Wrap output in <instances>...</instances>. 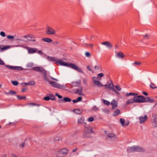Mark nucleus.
<instances>
[{
	"label": "nucleus",
	"mask_w": 157,
	"mask_h": 157,
	"mask_svg": "<svg viewBox=\"0 0 157 157\" xmlns=\"http://www.w3.org/2000/svg\"><path fill=\"white\" fill-rule=\"evenodd\" d=\"M154 101L153 99H151L149 97L145 98L143 96L139 95L134 97L128 100L126 102V105H129L135 103H141L146 102L152 103Z\"/></svg>",
	"instance_id": "f257e3e1"
},
{
	"label": "nucleus",
	"mask_w": 157,
	"mask_h": 157,
	"mask_svg": "<svg viewBox=\"0 0 157 157\" xmlns=\"http://www.w3.org/2000/svg\"><path fill=\"white\" fill-rule=\"evenodd\" d=\"M84 124L85 128L82 132V138L85 139L91 138L92 136L91 135V133H94L93 130V128L91 126L86 127V123H85Z\"/></svg>",
	"instance_id": "f03ea898"
},
{
	"label": "nucleus",
	"mask_w": 157,
	"mask_h": 157,
	"mask_svg": "<svg viewBox=\"0 0 157 157\" xmlns=\"http://www.w3.org/2000/svg\"><path fill=\"white\" fill-rule=\"evenodd\" d=\"M42 74H43L42 76L44 79L48 81L49 83L52 86L58 88H60L63 86L59 84L56 82L49 81V77L47 76V71L46 70Z\"/></svg>",
	"instance_id": "7ed1b4c3"
},
{
	"label": "nucleus",
	"mask_w": 157,
	"mask_h": 157,
	"mask_svg": "<svg viewBox=\"0 0 157 157\" xmlns=\"http://www.w3.org/2000/svg\"><path fill=\"white\" fill-rule=\"evenodd\" d=\"M68 151L69 150L67 148L61 149L57 151L56 156L57 157H63V155L67 154Z\"/></svg>",
	"instance_id": "20e7f679"
},
{
	"label": "nucleus",
	"mask_w": 157,
	"mask_h": 157,
	"mask_svg": "<svg viewBox=\"0 0 157 157\" xmlns=\"http://www.w3.org/2000/svg\"><path fill=\"white\" fill-rule=\"evenodd\" d=\"M34 36L31 34H28L24 36H22L21 39H16V40H20L21 41H25L23 39L24 38H27V40L30 41H36V40H32L33 38H34Z\"/></svg>",
	"instance_id": "39448f33"
},
{
	"label": "nucleus",
	"mask_w": 157,
	"mask_h": 157,
	"mask_svg": "<svg viewBox=\"0 0 157 157\" xmlns=\"http://www.w3.org/2000/svg\"><path fill=\"white\" fill-rule=\"evenodd\" d=\"M5 67L9 69L14 70L21 71L24 69L20 66H12L6 65Z\"/></svg>",
	"instance_id": "423d86ee"
},
{
	"label": "nucleus",
	"mask_w": 157,
	"mask_h": 157,
	"mask_svg": "<svg viewBox=\"0 0 157 157\" xmlns=\"http://www.w3.org/2000/svg\"><path fill=\"white\" fill-rule=\"evenodd\" d=\"M134 152H144L145 151V149L139 146H134Z\"/></svg>",
	"instance_id": "0eeeda50"
},
{
	"label": "nucleus",
	"mask_w": 157,
	"mask_h": 157,
	"mask_svg": "<svg viewBox=\"0 0 157 157\" xmlns=\"http://www.w3.org/2000/svg\"><path fill=\"white\" fill-rule=\"evenodd\" d=\"M97 78L96 77H93L92 78V80L93 82L98 87H101L103 86L100 81L96 80Z\"/></svg>",
	"instance_id": "6e6552de"
},
{
	"label": "nucleus",
	"mask_w": 157,
	"mask_h": 157,
	"mask_svg": "<svg viewBox=\"0 0 157 157\" xmlns=\"http://www.w3.org/2000/svg\"><path fill=\"white\" fill-rule=\"evenodd\" d=\"M32 69L34 71L41 72L42 73L45 71L44 68L41 67H33L32 68Z\"/></svg>",
	"instance_id": "1a4fd4ad"
},
{
	"label": "nucleus",
	"mask_w": 157,
	"mask_h": 157,
	"mask_svg": "<svg viewBox=\"0 0 157 157\" xmlns=\"http://www.w3.org/2000/svg\"><path fill=\"white\" fill-rule=\"evenodd\" d=\"M68 63L67 62H64L62 60L57 59L56 61V64L58 65L59 64L61 66H67Z\"/></svg>",
	"instance_id": "9d476101"
},
{
	"label": "nucleus",
	"mask_w": 157,
	"mask_h": 157,
	"mask_svg": "<svg viewBox=\"0 0 157 157\" xmlns=\"http://www.w3.org/2000/svg\"><path fill=\"white\" fill-rule=\"evenodd\" d=\"M125 121V119L123 118H120V122L121 123L122 126L124 127L128 126L129 122L127 121V122L124 123Z\"/></svg>",
	"instance_id": "9b49d317"
},
{
	"label": "nucleus",
	"mask_w": 157,
	"mask_h": 157,
	"mask_svg": "<svg viewBox=\"0 0 157 157\" xmlns=\"http://www.w3.org/2000/svg\"><path fill=\"white\" fill-rule=\"evenodd\" d=\"M140 120L139 123L140 124H142L145 122L147 119V115H144V117L140 116L139 117Z\"/></svg>",
	"instance_id": "f8f14e48"
},
{
	"label": "nucleus",
	"mask_w": 157,
	"mask_h": 157,
	"mask_svg": "<svg viewBox=\"0 0 157 157\" xmlns=\"http://www.w3.org/2000/svg\"><path fill=\"white\" fill-rule=\"evenodd\" d=\"M101 44L102 45H105L109 48H111L112 47V45L110 42L109 41H105L101 43Z\"/></svg>",
	"instance_id": "ddd939ff"
},
{
	"label": "nucleus",
	"mask_w": 157,
	"mask_h": 157,
	"mask_svg": "<svg viewBox=\"0 0 157 157\" xmlns=\"http://www.w3.org/2000/svg\"><path fill=\"white\" fill-rule=\"evenodd\" d=\"M46 32L49 34H53L55 33L54 30L51 27H48Z\"/></svg>",
	"instance_id": "4468645a"
},
{
	"label": "nucleus",
	"mask_w": 157,
	"mask_h": 157,
	"mask_svg": "<svg viewBox=\"0 0 157 157\" xmlns=\"http://www.w3.org/2000/svg\"><path fill=\"white\" fill-rule=\"evenodd\" d=\"M28 52L29 54H33L36 52L37 50L36 48H28Z\"/></svg>",
	"instance_id": "2eb2a0df"
},
{
	"label": "nucleus",
	"mask_w": 157,
	"mask_h": 157,
	"mask_svg": "<svg viewBox=\"0 0 157 157\" xmlns=\"http://www.w3.org/2000/svg\"><path fill=\"white\" fill-rule=\"evenodd\" d=\"M111 105H112V109L113 110L115 109L117 107V103L115 100H113L111 102Z\"/></svg>",
	"instance_id": "dca6fc26"
},
{
	"label": "nucleus",
	"mask_w": 157,
	"mask_h": 157,
	"mask_svg": "<svg viewBox=\"0 0 157 157\" xmlns=\"http://www.w3.org/2000/svg\"><path fill=\"white\" fill-rule=\"evenodd\" d=\"M67 67L71 68L75 70L77 66L74 64L68 63Z\"/></svg>",
	"instance_id": "f3484780"
},
{
	"label": "nucleus",
	"mask_w": 157,
	"mask_h": 157,
	"mask_svg": "<svg viewBox=\"0 0 157 157\" xmlns=\"http://www.w3.org/2000/svg\"><path fill=\"white\" fill-rule=\"evenodd\" d=\"M134 146L128 147L127 149V151L128 153H132L134 152Z\"/></svg>",
	"instance_id": "a211bd4d"
},
{
	"label": "nucleus",
	"mask_w": 157,
	"mask_h": 157,
	"mask_svg": "<svg viewBox=\"0 0 157 157\" xmlns=\"http://www.w3.org/2000/svg\"><path fill=\"white\" fill-rule=\"evenodd\" d=\"M84 118L83 117H81L80 118H78V124H84V126H85V124L84 123L85 122H84Z\"/></svg>",
	"instance_id": "6ab92c4d"
},
{
	"label": "nucleus",
	"mask_w": 157,
	"mask_h": 157,
	"mask_svg": "<svg viewBox=\"0 0 157 157\" xmlns=\"http://www.w3.org/2000/svg\"><path fill=\"white\" fill-rule=\"evenodd\" d=\"M60 100L61 102H70L71 101V98L67 97H64L63 98V99H61Z\"/></svg>",
	"instance_id": "aec40b11"
},
{
	"label": "nucleus",
	"mask_w": 157,
	"mask_h": 157,
	"mask_svg": "<svg viewBox=\"0 0 157 157\" xmlns=\"http://www.w3.org/2000/svg\"><path fill=\"white\" fill-rule=\"evenodd\" d=\"M153 119H152V121L154 120L153 122L155 124V127H157V115H154L153 116Z\"/></svg>",
	"instance_id": "412c9836"
},
{
	"label": "nucleus",
	"mask_w": 157,
	"mask_h": 157,
	"mask_svg": "<svg viewBox=\"0 0 157 157\" xmlns=\"http://www.w3.org/2000/svg\"><path fill=\"white\" fill-rule=\"evenodd\" d=\"M120 114V111L119 109H116L113 112V115L114 117L118 116Z\"/></svg>",
	"instance_id": "4be33fe9"
},
{
	"label": "nucleus",
	"mask_w": 157,
	"mask_h": 157,
	"mask_svg": "<svg viewBox=\"0 0 157 157\" xmlns=\"http://www.w3.org/2000/svg\"><path fill=\"white\" fill-rule=\"evenodd\" d=\"M108 85V88L111 89L112 90H114L116 92V93L117 92L115 89H114V85L112 82L109 84V85Z\"/></svg>",
	"instance_id": "5701e85b"
},
{
	"label": "nucleus",
	"mask_w": 157,
	"mask_h": 157,
	"mask_svg": "<svg viewBox=\"0 0 157 157\" xmlns=\"http://www.w3.org/2000/svg\"><path fill=\"white\" fill-rule=\"evenodd\" d=\"M10 47L9 46H3V45H0V48L2 51L7 49L10 48Z\"/></svg>",
	"instance_id": "b1692460"
},
{
	"label": "nucleus",
	"mask_w": 157,
	"mask_h": 157,
	"mask_svg": "<svg viewBox=\"0 0 157 157\" xmlns=\"http://www.w3.org/2000/svg\"><path fill=\"white\" fill-rule=\"evenodd\" d=\"M73 111L76 114L80 115L82 113V110L80 109H75Z\"/></svg>",
	"instance_id": "393cba45"
},
{
	"label": "nucleus",
	"mask_w": 157,
	"mask_h": 157,
	"mask_svg": "<svg viewBox=\"0 0 157 157\" xmlns=\"http://www.w3.org/2000/svg\"><path fill=\"white\" fill-rule=\"evenodd\" d=\"M47 59L50 61H54L56 63V61L57 59L54 57H52L50 56H48L47 57Z\"/></svg>",
	"instance_id": "a878e982"
},
{
	"label": "nucleus",
	"mask_w": 157,
	"mask_h": 157,
	"mask_svg": "<svg viewBox=\"0 0 157 157\" xmlns=\"http://www.w3.org/2000/svg\"><path fill=\"white\" fill-rule=\"evenodd\" d=\"M42 40L43 41L48 43L51 42L52 41V39L48 38H43L42 39Z\"/></svg>",
	"instance_id": "bb28decb"
},
{
	"label": "nucleus",
	"mask_w": 157,
	"mask_h": 157,
	"mask_svg": "<svg viewBox=\"0 0 157 157\" xmlns=\"http://www.w3.org/2000/svg\"><path fill=\"white\" fill-rule=\"evenodd\" d=\"M138 95V94L136 93H127L126 94V95L127 96H137Z\"/></svg>",
	"instance_id": "cd10ccee"
},
{
	"label": "nucleus",
	"mask_w": 157,
	"mask_h": 157,
	"mask_svg": "<svg viewBox=\"0 0 157 157\" xmlns=\"http://www.w3.org/2000/svg\"><path fill=\"white\" fill-rule=\"evenodd\" d=\"M81 81L79 80L78 81H76L75 82H72V85L73 86H78L79 84L80 83Z\"/></svg>",
	"instance_id": "c85d7f7f"
},
{
	"label": "nucleus",
	"mask_w": 157,
	"mask_h": 157,
	"mask_svg": "<svg viewBox=\"0 0 157 157\" xmlns=\"http://www.w3.org/2000/svg\"><path fill=\"white\" fill-rule=\"evenodd\" d=\"M24 84L26 85H33L35 84V82L34 81H30L28 82L25 83Z\"/></svg>",
	"instance_id": "c756f323"
},
{
	"label": "nucleus",
	"mask_w": 157,
	"mask_h": 157,
	"mask_svg": "<svg viewBox=\"0 0 157 157\" xmlns=\"http://www.w3.org/2000/svg\"><path fill=\"white\" fill-rule=\"evenodd\" d=\"M117 57L121 58L122 59L123 58L124 56V55L123 53L121 52H119L117 54Z\"/></svg>",
	"instance_id": "7c9ffc66"
},
{
	"label": "nucleus",
	"mask_w": 157,
	"mask_h": 157,
	"mask_svg": "<svg viewBox=\"0 0 157 157\" xmlns=\"http://www.w3.org/2000/svg\"><path fill=\"white\" fill-rule=\"evenodd\" d=\"M82 88L80 89H78L76 90L75 92V93L76 94H78L79 95H81V92L82 91Z\"/></svg>",
	"instance_id": "2f4dec72"
},
{
	"label": "nucleus",
	"mask_w": 157,
	"mask_h": 157,
	"mask_svg": "<svg viewBox=\"0 0 157 157\" xmlns=\"http://www.w3.org/2000/svg\"><path fill=\"white\" fill-rule=\"evenodd\" d=\"M107 136L109 138H113L114 137L116 136V135L113 133H109L107 134Z\"/></svg>",
	"instance_id": "473e14b6"
},
{
	"label": "nucleus",
	"mask_w": 157,
	"mask_h": 157,
	"mask_svg": "<svg viewBox=\"0 0 157 157\" xmlns=\"http://www.w3.org/2000/svg\"><path fill=\"white\" fill-rule=\"evenodd\" d=\"M16 96L17 98L20 100L26 99V97L25 96H21L19 95H17Z\"/></svg>",
	"instance_id": "72a5a7b5"
},
{
	"label": "nucleus",
	"mask_w": 157,
	"mask_h": 157,
	"mask_svg": "<svg viewBox=\"0 0 157 157\" xmlns=\"http://www.w3.org/2000/svg\"><path fill=\"white\" fill-rule=\"evenodd\" d=\"M150 86V87L152 89H155L157 88V86H156L155 84L153 83H151Z\"/></svg>",
	"instance_id": "f704fd0d"
},
{
	"label": "nucleus",
	"mask_w": 157,
	"mask_h": 157,
	"mask_svg": "<svg viewBox=\"0 0 157 157\" xmlns=\"http://www.w3.org/2000/svg\"><path fill=\"white\" fill-rule=\"evenodd\" d=\"M62 138L59 136H56L55 137L54 139V140L56 141H59L61 140Z\"/></svg>",
	"instance_id": "c9c22d12"
},
{
	"label": "nucleus",
	"mask_w": 157,
	"mask_h": 157,
	"mask_svg": "<svg viewBox=\"0 0 157 157\" xmlns=\"http://www.w3.org/2000/svg\"><path fill=\"white\" fill-rule=\"evenodd\" d=\"M12 83L13 85L15 86L18 85L19 84L18 82L17 81H12Z\"/></svg>",
	"instance_id": "e433bc0d"
},
{
	"label": "nucleus",
	"mask_w": 157,
	"mask_h": 157,
	"mask_svg": "<svg viewBox=\"0 0 157 157\" xmlns=\"http://www.w3.org/2000/svg\"><path fill=\"white\" fill-rule=\"evenodd\" d=\"M28 105H33V106H40V105L39 104H37L36 103H28Z\"/></svg>",
	"instance_id": "4c0bfd02"
},
{
	"label": "nucleus",
	"mask_w": 157,
	"mask_h": 157,
	"mask_svg": "<svg viewBox=\"0 0 157 157\" xmlns=\"http://www.w3.org/2000/svg\"><path fill=\"white\" fill-rule=\"evenodd\" d=\"M75 70L77 71L78 72H79L81 73H83V71L82 70V69H81L78 66L77 67Z\"/></svg>",
	"instance_id": "58836bf2"
},
{
	"label": "nucleus",
	"mask_w": 157,
	"mask_h": 157,
	"mask_svg": "<svg viewBox=\"0 0 157 157\" xmlns=\"http://www.w3.org/2000/svg\"><path fill=\"white\" fill-rule=\"evenodd\" d=\"M98 107H97L95 105L93 106L92 108V110L94 111H98Z\"/></svg>",
	"instance_id": "ea45409f"
},
{
	"label": "nucleus",
	"mask_w": 157,
	"mask_h": 157,
	"mask_svg": "<svg viewBox=\"0 0 157 157\" xmlns=\"http://www.w3.org/2000/svg\"><path fill=\"white\" fill-rule=\"evenodd\" d=\"M103 102L104 104L108 105H109L110 104V102L109 101L105 100H103Z\"/></svg>",
	"instance_id": "a19ab883"
},
{
	"label": "nucleus",
	"mask_w": 157,
	"mask_h": 157,
	"mask_svg": "<svg viewBox=\"0 0 157 157\" xmlns=\"http://www.w3.org/2000/svg\"><path fill=\"white\" fill-rule=\"evenodd\" d=\"M50 100H55V96L53 94H51L50 95Z\"/></svg>",
	"instance_id": "79ce46f5"
},
{
	"label": "nucleus",
	"mask_w": 157,
	"mask_h": 157,
	"mask_svg": "<svg viewBox=\"0 0 157 157\" xmlns=\"http://www.w3.org/2000/svg\"><path fill=\"white\" fill-rule=\"evenodd\" d=\"M50 97L49 96H47L45 97H44V99L45 101H49L50 100Z\"/></svg>",
	"instance_id": "37998d69"
},
{
	"label": "nucleus",
	"mask_w": 157,
	"mask_h": 157,
	"mask_svg": "<svg viewBox=\"0 0 157 157\" xmlns=\"http://www.w3.org/2000/svg\"><path fill=\"white\" fill-rule=\"evenodd\" d=\"M7 37L9 39H12L14 38V37L13 36L8 35L7 36Z\"/></svg>",
	"instance_id": "c03bdc74"
},
{
	"label": "nucleus",
	"mask_w": 157,
	"mask_h": 157,
	"mask_svg": "<svg viewBox=\"0 0 157 157\" xmlns=\"http://www.w3.org/2000/svg\"><path fill=\"white\" fill-rule=\"evenodd\" d=\"M16 92H15V91H13V90H11V91H9V93H8L7 94H16Z\"/></svg>",
	"instance_id": "a18cd8bd"
},
{
	"label": "nucleus",
	"mask_w": 157,
	"mask_h": 157,
	"mask_svg": "<svg viewBox=\"0 0 157 157\" xmlns=\"http://www.w3.org/2000/svg\"><path fill=\"white\" fill-rule=\"evenodd\" d=\"M104 74L102 73H100L98 74V78H101L104 76Z\"/></svg>",
	"instance_id": "49530a36"
},
{
	"label": "nucleus",
	"mask_w": 157,
	"mask_h": 157,
	"mask_svg": "<svg viewBox=\"0 0 157 157\" xmlns=\"http://www.w3.org/2000/svg\"><path fill=\"white\" fill-rule=\"evenodd\" d=\"M0 34L2 37H5L6 36L5 32L3 31H2L0 32Z\"/></svg>",
	"instance_id": "de8ad7c7"
},
{
	"label": "nucleus",
	"mask_w": 157,
	"mask_h": 157,
	"mask_svg": "<svg viewBox=\"0 0 157 157\" xmlns=\"http://www.w3.org/2000/svg\"><path fill=\"white\" fill-rule=\"evenodd\" d=\"M115 88L118 91H120L121 89V88L118 85L116 86H115Z\"/></svg>",
	"instance_id": "09e8293b"
},
{
	"label": "nucleus",
	"mask_w": 157,
	"mask_h": 157,
	"mask_svg": "<svg viewBox=\"0 0 157 157\" xmlns=\"http://www.w3.org/2000/svg\"><path fill=\"white\" fill-rule=\"evenodd\" d=\"M56 95L58 97V98H59V99H61V98H62V96L61 95H59L58 93H56Z\"/></svg>",
	"instance_id": "8fccbe9b"
},
{
	"label": "nucleus",
	"mask_w": 157,
	"mask_h": 157,
	"mask_svg": "<svg viewBox=\"0 0 157 157\" xmlns=\"http://www.w3.org/2000/svg\"><path fill=\"white\" fill-rule=\"evenodd\" d=\"M133 64L135 65H138L140 64V63L138 62H135L134 63H133Z\"/></svg>",
	"instance_id": "3c124183"
},
{
	"label": "nucleus",
	"mask_w": 157,
	"mask_h": 157,
	"mask_svg": "<svg viewBox=\"0 0 157 157\" xmlns=\"http://www.w3.org/2000/svg\"><path fill=\"white\" fill-rule=\"evenodd\" d=\"M85 55L87 57H90L91 56V54L90 53L88 52H86V53Z\"/></svg>",
	"instance_id": "603ef678"
},
{
	"label": "nucleus",
	"mask_w": 157,
	"mask_h": 157,
	"mask_svg": "<svg viewBox=\"0 0 157 157\" xmlns=\"http://www.w3.org/2000/svg\"><path fill=\"white\" fill-rule=\"evenodd\" d=\"M94 118L93 117H90L88 118V121L89 122H92L94 120Z\"/></svg>",
	"instance_id": "864d4df0"
},
{
	"label": "nucleus",
	"mask_w": 157,
	"mask_h": 157,
	"mask_svg": "<svg viewBox=\"0 0 157 157\" xmlns=\"http://www.w3.org/2000/svg\"><path fill=\"white\" fill-rule=\"evenodd\" d=\"M82 98L81 97H79L77 98L78 102L81 101L82 100Z\"/></svg>",
	"instance_id": "5fc2aeb1"
},
{
	"label": "nucleus",
	"mask_w": 157,
	"mask_h": 157,
	"mask_svg": "<svg viewBox=\"0 0 157 157\" xmlns=\"http://www.w3.org/2000/svg\"><path fill=\"white\" fill-rule=\"evenodd\" d=\"M27 90V88L26 87L23 88L21 90V92H24L26 91Z\"/></svg>",
	"instance_id": "6e6d98bb"
},
{
	"label": "nucleus",
	"mask_w": 157,
	"mask_h": 157,
	"mask_svg": "<svg viewBox=\"0 0 157 157\" xmlns=\"http://www.w3.org/2000/svg\"><path fill=\"white\" fill-rule=\"evenodd\" d=\"M33 65L32 63H29L28 64L27 66L29 67H32L33 66Z\"/></svg>",
	"instance_id": "4d7b16f0"
},
{
	"label": "nucleus",
	"mask_w": 157,
	"mask_h": 157,
	"mask_svg": "<svg viewBox=\"0 0 157 157\" xmlns=\"http://www.w3.org/2000/svg\"><path fill=\"white\" fill-rule=\"evenodd\" d=\"M0 64L1 65H4L5 63L1 59H0Z\"/></svg>",
	"instance_id": "13d9d810"
},
{
	"label": "nucleus",
	"mask_w": 157,
	"mask_h": 157,
	"mask_svg": "<svg viewBox=\"0 0 157 157\" xmlns=\"http://www.w3.org/2000/svg\"><path fill=\"white\" fill-rule=\"evenodd\" d=\"M52 43L54 45H57L59 44V42L57 41H56L53 42Z\"/></svg>",
	"instance_id": "bf43d9fd"
},
{
	"label": "nucleus",
	"mask_w": 157,
	"mask_h": 157,
	"mask_svg": "<svg viewBox=\"0 0 157 157\" xmlns=\"http://www.w3.org/2000/svg\"><path fill=\"white\" fill-rule=\"evenodd\" d=\"M94 69L96 70H98L99 69V67L98 66L96 65L94 67Z\"/></svg>",
	"instance_id": "052dcab7"
},
{
	"label": "nucleus",
	"mask_w": 157,
	"mask_h": 157,
	"mask_svg": "<svg viewBox=\"0 0 157 157\" xmlns=\"http://www.w3.org/2000/svg\"><path fill=\"white\" fill-rule=\"evenodd\" d=\"M142 93L145 96H147L148 95V94L147 92H143Z\"/></svg>",
	"instance_id": "680f3d73"
},
{
	"label": "nucleus",
	"mask_w": 157,
	"mask_h": 157,
	"mask_svg": "<svg viewBox=\"0 0 157 157\" xmlns=\"http://www.w3.org/2000/svg\"><path fill=\"white\" fill-rule=\"evenodd\" d=\"M78 150V148H75L74 149H73L72 150V152H76L77 150Z\"/></svg>",
	"instance_id": "e2e57ef3"
},
{
	"label": "nucleus",
	"mask_w": 157,
	"mask_h": 157,
	"mask_svg": "<svg viewBox=\"0 0 157 157\" xmlns=\"http://www.w3.org/2000/svg\"><path fill=\"white\" fill-rule=\"evenodd\" d=\"M87 70L90 71H91V68H90V66H88L87 67Z\"/></svg>",
	"instance_id": "0e129e2a"
},
{
	"label": "nucleus",
	"mask_w": 157,
	"mask_h": 157,
	"mask_svg": "<svg viewBox=\"0 0 157 157\" xmlns=\"http://www.w3.org/2000/svg\"><path fill=\"white\" fill-rule=\"evenodd\" d=\"M11 157H17V156L14 154H11Z\"/></svg>",
	"instance_id": "69168bd1"
},
{
	"label": "nucleus",
	"mask_w": 157,
	"mask_h": 157,
	"mask_svg": "<svg viewBox=\"0 0 157 157\" xmlns=\"http://www.w3.org/2000/svg\"><path fill=\"white\" fill-rule=\"evenodd\" d=\"M21 146L23 147H24L25 145V143L24 142L23 143H22L21 144Z\"/></svg>",
	"instance_id": "338daca9"
},
{
	"label": "nucleus",
	"mask_w": 157,
	"mask_h": 157,
	"mask_svg": "<svg viewBox=\"0 0 157 157\" xmlns=\"http://www.w3.org/2000/svg\"><path fill=\"white\" fill-rule=\"evenodd\" d=\"M148 37L149 36L147 34H146L144 36V38H145L147 39Z\"/></svg>",
	"instance_id": "774afa93"
}]
</instances>
